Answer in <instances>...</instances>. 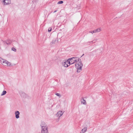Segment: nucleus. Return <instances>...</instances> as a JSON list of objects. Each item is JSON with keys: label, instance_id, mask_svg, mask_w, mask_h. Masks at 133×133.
Wrapping results in <instances>:
<instances>
[{"label": "nucleus", "instance_id": "f257e3e1", "mask_svg": "<svg viewBox=\"0 0 133 133\" xmlns=\"http://www.w3.org/2000/svg\"><path fill=\"white\" fill-rule=\"evenodd\" d=\"M70 61V64H73L76 62L75 64V66L77 70L82 69L83 64L81 63V60H80L77 57H73L68 59Z\"/></svg>", "mask_w": 133, "mask_h": 133}, {"label": "nucleus", "instance_id": "f03ea898", "mask_svg": "<svg viewBox=\"0 0 133 133\" xmlns=\"http://www.w3.org/2000/svg\"><path fill=\"white\" fill-rule=\"evenodd\" d=\"M41 126L42 128V133H49L48 127L44 122H42Z\"/></svg>", "mask_w": 133, "mask_h": 133}, {"label": "nucleus", "instance_id": "7ed1b4c3", "mask_svg": "<svg viewBox=\"0 0 133 133\" xmlns=\"http://www.w3.org/2000/svg\"><path fill=\"white\" fill-rule=\"evenodd\" d=\"M0 61L2 64L3 65L9 66L11 65V63L10 62L4 59H2Z\"/></svg>", "mask_w": 133, "mask_h": 133}, {"label": "nucleus", "instance_id": "20e7f679", "mask_svg": "<svg viewBox=\"0 0 133 133\" xmlns=\"http://www.w3.org/2000/svg\"><path fill=\"white\" fill-rule=\"evenodd\" d=\"M70 61L68 59L66 61L64 60L63 61L62 63V64L63 66L64 67H67L70 65Z\"/></svg>", "mask_w": 133, "mask_h": 133}, {"label": "nucleus", "instance_id": "39448f33", "mask_svg": "<svg viewBox=\"0 0 133 133\" xmlns=\"http://www.w3.org/2000/svg\"><path fill=\"white\" fill-rule=\"evenodd\" d=\"M64 112V111H59L56 114V115L57 116H58V121L60 119V117L63 114Z\"/></svg>", "mask_w": 133, "mask_h": 133}, {"label": "nucleus", "instance_id": "423d86ee", "mask_svg": "<svg viewBox=\"0 0 133 133\" xmlns=\"http://www.w3.org/2000/svg\"><path fill=\"white\" fill-rule=\"evenodd\" d=\"M3 2L4 5L9 4L11 3V0H3Z\"/></svg>", "mask_w": 133, "mask_h": 133}, {"label": "nucleus", "instance_id": "0eeeda50", "mask_svg": "<svg viewBox=\"0 0 133 133\" xmlns=\"http://www.w3.org/2000/svg\"><path fill=\"white\" fill-rule=\"evenodd\" d=\"M15 117L17 118H18L19 117V115L20 113L18 111H16L15 112Z\"/></svg>", "mask_w": 133, "mask_h": 133}, {"label": "nucleus", "instance_id": "6e6552de", "mask_svg": "<svg viewBox=\"0 0 133 133\" xmlns=\"http://www.w3.org/2000/svg\"><path fill=\"white\" fill-rule=\"evenodd\" d=\"M81 103L82 104H83L84 105H85L87 104L86 101L84 99L83 97H82L81 99Z\"/></svg>", "mask_w": 133, "mask_h": 133}, {"label": "nucleus", "instance_id": "1a4fd4ad", "mask_svg": "<svg viewBox=\"0 0 133 133\" xmlns=\"http://www.w3.org/2000/svg\"><path fill=\"white\" fill-rule=\"evenodd\" d=\"M94 30H95V33L100 32V31H102V30L101 28H98L97 29Z\"/></svg>", "mask_w": 133, "mask_h": 133}, {"label": "nucleus", "instance_id": "9d476101", "mask_svg": "<svg viewBox=\"0 0 133 133\" xmlns=\"http://www.w3.org/2000/svg\"><path fill=\"white\" fill-rule=\"evenodd\" d=\"M87 130V128H84L81 131L80 133H84Z\"/></svg>", "mask_w": 133, "mask_h": 133}, {"label": "nucleus", "instance_id": "9b49d317", "mask_svg": "<svg viewBox=\"0 0 133 133\" xmlns=\"http://www.w3.org/2000/svg\"><path fill=\"white\" fill-rule=\"evenodd\" d=\"M6 93V91L4 90L2 92V93L1 94V96H3L5 95Z\"/></svg>", "mask_w": 133, "mask_h": 133}, {"label": "nucleus", "instance_id": "f8f14e48", "mask_svg": "<svg viewBox=\"0 0 133 133\" xmlns=\"http://www.w3.org/2000/svg\"><path fill=\"white\" fill-rule=\"evenodd\" d=\"M11 50H12L15 52H16V49L14 47H12L11 48Z\"/></svg>", "mask_w": 133, "mask_h": 133}, {"label": "nucleus", "instance_id": "ddd939ff", "mask_svg": "<svg viewBox=\"0 0 133 133\" xmlns=\"http://www.w3.org/2000/svg\"><path fill=\"white\" fill-rule=\"evenodd\" d=\"M55 94L57 96H58L59 97H61V95L59 93H55Z\"/></svg>", "mask_w": 133, "mask_h": 133}, {"label": "nucleus", "instance_id": "4468645a", "mask_svg": "<svg viewBox=\"0 0 133 133\" xmlns=\"http://www.w3.org/2000/svg\"><path fill=\"white\" fill-rule=\"evenodd\" d=\"M63 1H59L57 3L58 4H62L63 3Z\"/></svg>", "mask_w": 133, "mask_h": 133}, {"label": "nucleus", "instance_id": "2eb2a0df", "mask_svg": "<svg viewBox=\"0 0 133 133\" xmlns=\"http://www.w3.org/2000/svg\"><path fill=\"white\" fill-rule=\"evenodd\" d=\"M89 32L92 34H93V33H95V30L91 31H89Z\"/></svg>", "mask_w": 133, "mask_h": 133}, {"label": "nucleus", "instance_id": "dca6fc26", "mask_svg": "<svg viewBox=\"0 0 133 133\" xmlns=\"http://www.w3.org/2000/svg\"><path fill=\"white\" fill-rule=\"evenodd\" d=\"M52 29L51 28H49L48 29V31H51Z\"/></svg>", "mask_w": 133, "mask_h": 133}, {"label": "nucleus", "instance_id": "f3484780", "mask_svg": "<svg viewBox=\"0 0 133 133\" xmlns=\"http://www.w3.org/2000/svg\"><path fill=\"white\" fill-rule=\"evenodd\" d=\"M8 42V43L6 42V43L7 44H10V42Z\"/></svg>", "mask_w": 133, "mask_h": 133}, {"label": "nucleus", "instance_id": "a211bd4d", "mask_svg": "<svg viewBox=\"0 0 133 133\" xmlns=\"http://www.w3.org/2000/svg\"><path fill=\"white\" fill-rule=\"evenodd\" d=\"M94 41H99V40H98V39H96L94 40Z\"/></svg>", "mask_w": 133, "mask_h": 133}, {"label": "nucleus", "instance_id": "6ab92c4d", "mask_svg": "<svg viewBox=\"0 0 133 133\" xmlns=\"http://www.w3.org/2000/svg\"><path fill=\"white\" fill-rule=\"evenodd\" d=\"M94 52H91L90 54H93V53H94Z\"/></svg>", "mask_w": 133, "mask_h": 133}, {"label": "nucleus", "instance_id": "aec40b11", "mask_svg": "<svg viewBox=\"0 0 133 133\" xmlns=\"http://www.w3.org/2000/svg\"><path fill=\"white\" fill-rule=\"evenodd\" d=\"M56 11H57V10H55V11H54V12L55 13V12H56Z\"/></svg>", "mask_w": 133, "mask_h": 133}, {"label": "nucleus", "instance_id": "412c9836", "mask_svg": "<svg viewBox=\"0 0 133 133\" xmlns=\"http://www.w3.org/2000/svg\"><path fill=\"white\" fill-rule=\"evenodd\" d=\"M84 55V54H83L82 55V56L81 57H82V56H83Z\"/></svg>", "mask_w": 133, "mask_h": 133}]
</instances>
